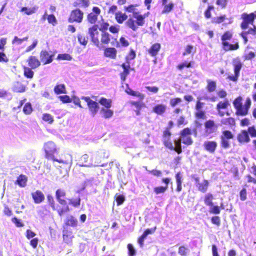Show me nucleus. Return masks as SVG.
Returning a JSON list of instances; mask_svg holds the SVG:
<instances>
[{
	"label": "nucleus",
	"instance_id": "obj_1",
	"mask_svg": "<svg viewBox=\"0 0 256 256\" xmlns=\"http://www.w3.org/2000/svg\"><path fill=\"white\" fill-rule=\"evenodd\" d=\"M44 150L46 153V158L54 162H57L65 165V168L70 170L72 164V156L68 154V158L66 160H58L54 158V154L57 152V148L55 144L52 142H48L44 145Z\"/></svg>",
	"mask_w": 256,
	"mask_h": 256
},
{
	"label": "nucleus",
	"instance_id": "obj_2",
	"mask_svg": "<svg viewBox=\"0 0 256 256\" xmlns=\"http://www.w3.org/2000/svg\"><path fill=\"white\" fill-rule=\"evenodd\" d=\"M133 18H129L126 22V24L132 30L136 32L138 30V26H142L145 24V19L148 16V15L144 14L142 15L139 14L138 12H134Z\"/></svg>",
	"mask_w": 256,
	"mask_h": 256
},
{
	"label": "nucleus",
	"instance_id": "obj_3",
	"mask_svg": "<svg viewBox=\"0 0 256 256\" xmlns=\"http://www.w3.org/2000/svg\"><path fill=\"white\" fill-rule=\"evenodd\" d=\"M250 104V100L248 99L246 100L245 105L243 106L242 104V98L241 97L237 98L234 102V105L236 109V114L242 116L246 115Z\"/></svg>",
	"mask_w": 256,
	"mask_h": 256
},
{
	"label": "nucleus",
	"instance_id": "obj_4",
	"mask_svg": "<svg viewBox=\"0 0 256 256\" xmlns=\"http://www.w3.org/2000/svg\"><path fill=\"white\" fill-rule=\"evenodd\" d=\"M98 26L97 25H94L88 30V34L92 38V41L94 44L98 48H101L102 44L99 41V36L100 32L98 30Z\"/></svg>",
	"mask_w": 256,
	"mask_h": 256
},
{
	"label": "nucleus",
	"instance_id": "obj_5",
	"mask_svg": "<svg viewBox=\"0 0 256 256\" xmlns=\"http://www.w3.org/2000/svg\"><path fill=\"white\" fill-rule=\"evenodd\" d=\"M81 99L87 102L91 115L94 117L99 110L98 104L92 100L89 97L82 96Z\"/></svg>",
	"mask_w": 256,
	"mask_h": 256
},
{
	"label": "nucleus",
	"instance_id": "obj_6",
	"mask_svg": "<svg viewBox=\"0 0 256 256\" xmlns=\"http://www.w3.org/2000/svg\"><path fill=\"white\" fill-rule=\"evenodd\" d=\"M204 126V136L206 137L210 136L212 134L216 133L218 129V126L212 120L206 121L205 122Z\"/></svg>",
	"mask_w": 256,
	"mask_h": 256
},
{
	"label": "nucleus",
	"instance_id": "obj_7",
	"mask_svg": "<svg viewBox=\"0 0 256 256\" xmlns=\"http://www.w3.org/2000/svg\"><path fill=\"white\" fill-rule=\"evenodd\" d=\"M192 134V132L189 128H185L184 130L180 136L181 141L186 145H191L193 144V140L190 136Z\"/></svg>",
	"mask_w": 256,
	"mask_h": 256
},
{
	"label": "nucleus",
	"instance_id": "obj_8",
	"mask_svg": "<svg viewBox=\"0 0 256 256\" xmlns=\"http://www.w3.org/2000/svg\"><path fill=\"white\" fill-rule=\"evenodd\" d=\"M84 13L79 9H76L72 12L70 18V22H76L78 23L82 22L83 20Z\"/></svg>",
	"mask_w": 256,
	"mask_h": 256
},
{
	"label": "nucleus",
	"instance_id": "obj_9",
	"mask_svg": "<svg viewBox=\"0 0 256 256\" xmlns=\"http://www.w3.org/2000/svg\"><path fill=\"white\" fill-rule=\"evenodd\" d=\"M53 55H50L46 50H43L40 54V60L44 64H50L53 61Z\"/></svg>",
	"mask_w": 256,
	"mask_h": 256
},
{
	"label": "nucleus",
	"instance_id": "obj_10",
	"mask_svg": "<svg viewBox=\"0 0 256 256\" xmlns=\"http://www.w3.org/2000/svg\"><path fill=\"white\" fill-rule=\"evenodd\" d=\"M253 28L244 30L241 34L242 36L244 39V42L246 44L248 42V38H252V37L254 36L256 34V26H253Z\"/></svg>",
	"mask_w": 256,
	"mask_h": 256
},
{
	"label": "nucleus",
	"instance_id": "obj_11",
	"mask_svg": "<svg viewBox=\"0 0 256 256\" xmlns=\"http://www.w3.org/2000/svg\"><path fill=\"white\" fill-rule=\"evenodd\" d=\"M100 10L98 7H94L92 12L88 16V20L92 24H94L98 20V16L100 14Z\"/></svg>",
	"mask_w": 256,
	"mask_h": 256
},
{
	"label": "nucleus",
	"instance_id": "obj_12",
	"mask_svg": "<svg viewBox=\"0 0 256 256\" xmlns=\"http://www.w3.org/2000/svg\"><path fill=\"white\" fill-rule=\"evenodd\" d=\"M204 146L206 151L214 154L217 148L218 144L214 141H206L204 142Z\"/></svg>",
	"mask_w": 256,
	"mask_h": 256
},
{
	"label": "nucleus",
	"instance_id": "obj_13",
	"mask_svg": "<svg viewBox=\"0 0 256 256\" xmlns=\"http://www.w3.org/2000/svg\"><path fill=\"white\" fill-rule=\"evenodd\" d=\"M122 67L124 69V72L120 75L122 81L124 82L126 81L128 76L130 74V70L133 69L131 68L130 64L128 62L127 64H123L122 65Z\"/></svg>",
	"mask_w": 256,
	"mask_h": 256
},
{
	"label": "nucleus",
	"instance_id": "obj_14",
	"mask_svg": "<svg viewBox=\"0 0 256 256\" xmlns=\"http://www.w3.org/2000/svg\"><path fill=\"white\" fill-rule=\"evenodd\" d=\"M28 62L29 66L32 69L36 68L40 66V62L34 56H30Z\"/></svg>",
	"mask_w": 256,
	"mask_h": 256
},
{
	"label": "nucleus",
	"instance_id": "obj_15",
	"mask_svg": "<svg viewBox=\"0 0 256 256\" xmlns=\"http://www.w3.org/2000/svg\"><path fill=\"white\" fill-rule=\"evenodd\" d=\"M89 156L88 154L83 155L79 160L78 164L80 166L90 167L93 166L92 162H88Z\"/></svg>",
	"mask_w": 256,
	"mask_h": 256
},
{
	"label": "nucleus",
	"instance_id": "obj_16",
	"mask_svg": "<svg viewBox=\"0 0 256 256\" xmlns=\"http://www.w3.org/2000/svg\"><path fill=\"white\" fill-rule=\"evenodd\" d=\"M32 196L36 204H40L44 200V194L40 190H37L36 192L32 193Z\"/></svg>",
	"mask_w": 256,
	"mask_h": 256
},
{
	"label": "nucleus",
	"instance_id": "obj_17",
	"mask_svg": "<svg viewBox=\"0 0 256 256\" xmlns=\"http://www.w3.org/2000/svg\"><path fill=\"white\" fill-rule=\"evenodd\" d=\"M74 236L70 231L64 230L63 232L64 240L68 244H70L72 242Z\"/></svg>",
	"mask_w": 256,
	"mask_h": 256
},
{
	"label": "nucleus",
	"instance_id": "obj_18",
	"mask_svg": "<svg viewBox=\"0 0 256 256\" xmlns=\"http://www.w3.org/2000/svg\"><path fill=\"white\" fill-rule=\"evenodd\" d=\"M128 16L121 12L116 13V19L118 23L122 24L128 19Z\"/></svg>",
	"mask_w": 256,
	"mask_h": 256
},
{
	"label": "nucleus",
	"instance_id": "obj_19",
	"mask_svg": "<svg viewBox=\"0 0 256 256\" xmlns=\"http://www.w3.org/2000/svg\"><path fill=\"white\" fill-rule=\"evenodd\" d=\"M233 66H234V73L236 76L240 75V71L242 68V64L238 59H234L233 60Z\"/></svg>",
	"mask_w": 256,
	"mask_h": 256
},
{
	"label": "nucleus",
	"instance_id": "obj_20",
	"mask_svg": "<svg viewBox=\"0 0 256 256\" xmlns=\"http://www.w3.org/2000/svg\"><path fill=\"white\" fill-rule=\"evenodd\" d=\"M160 48L161 46L160 44H155L149 50V53L152 56H155L158 54Z\"/></svg>",
	"mask_w": 256,
	"mask_h": 256
},
{
	"label": "nucleus",
	"instance_id": "obj_21",
	"mask_svg": "<svg viewBox=\"0 0 256 256\" xmlns=\"http://www.w3.org/2000/svg\"><path fill=\"white\" fill-rule=\"evenodd\" d=\"M54 92L56 94H67L66 86L64 84L56 85L54 88Z\"/></svg>",
	"mask_w": 256,
	"mask_h": 256
},
{
	"label": "nucleus",
	"instance_id": "obj_22",
	"mask_svg": "<svg viewBox=\"0 0 256 256\" xmlns=\"http://www.w3.org/2000/svg\"><path fill=\"white\" fill-rule=\"evenodd\" d=\"M116 53L117 51L114 48H108L105 50V56L113 59L116 58Z\"/></svg>",
	"mask_w": 256,
	"mask_h": 256
},
{
	"label": "nucleus",
	"instance_id": "obj_23",
	"mask_svg": "<svg viewBox=\"0 0 256 256\" xmlns=\"http://www.w3.org/2000/svg\"><path fill=\"white\" fill-rule=\"evenodd\" d=\"M176 178L177 184L176 190L180 192L182 190V176L180 172L178 173L176 176Z\"/></svg>",
	"mask_w": 256,
	"mask_h": 256
},
{
	"label": "nucleus",
	"instance_id": "obj_24",
	"mask_svg": "<svg viewBox=\"0 0 256 256\" xmlns=\"http://www.w3.org/2000/svg\"><path fill=\"white\" fill-rule=\"evenodd\" d=\"M208 186L209 182L208 180H204L202 182H200L197 188L200 192L205 193L208 190Z\"/></svg>",
	"mask_w": 256,
	"mask_h": 256
},
{
	"label": "nucleus",
	"instance_id": "obj_25",
	"mask_svg": "<svg viewBox=\"0 0 256 256\" xmlns=\"http://www.w3.org/2000/svg\"><path fill=\"white\" fill-rule=\"evenodd\" d=\"M222 44L224 48L226 51L230 50H236L238 49L239 47L238 44H236V45L230 44L226 41H222Z\"/></svg>",
	"mask_w": 256,
	"mask_h": 256
},
{
	"label": "nucleus",
	"instance_id": "obj_26",
	"mask_svg": "<svg viewBox=\"0 0 256 256\" xmlns=\"http://www.w3.org/2000/svg\"><path fill=\"white\" fill-rule=\"evenodd\" d=\"M166 106L163 104H158L156 106L153 110L154 112L158 114L161 115L165 112Z\"/></svg>",
	"mask_w": 256,
	"mask_h": 256
},
{
	"label": "nucleus",
	"instance_id": "obj_27",
	"mask_svg": "<svg viewBox=\"0 0 256 256\" xmlns=\"http://www.w3.org/2000/svg\"><path fill=\"white\" fill-rule=\"evenodd\" d=\"M238 140L239 142H248L250 140L249 136H248V134L246 131L242 132L241 134H240L238 135Z\"/></svg>",
	"mask_w": 256,
	"mask_h": 256
},
{
	"label": "nucleus",
	"instance_id": "obj_28",
	"mask_svg": "<svg viewBox=\"0 0 256 256\" xmlns=\"http://www.w3.org/2000/svg\"><path fill=\"white\" fill-rule=\"evenodd\" d=\"M13 90L16 92H25L26 88L20 82H17L14 86Z\"/></svg>",
	"mask_w": 256,
	"mask_h": 256
},
{
	"label": "nucleus",
	"instance_id": "obj_29",
	"mask_svg": "<svg viewBox=\"0 0 256 256\" xmlns=\"http://www.w3.org/2000/svg\"><path fill=\"white\" fill-rule=\"evenodd\" d=\"M78 220L72 216H68L66 220V225L75 227L78 225Z\"/></svg>",
	"mask_w": 256,
	"mask_h": 256
},
{
	"label": "nucleus",
	"instance_id": "obj_30",
	"mask_svg": "<svg viewBox=\"0 0 256 256\" xmlns=\"http://www.w3.org/2000/svg\"><path fill=\"white\" fill-rule=\"evenodd\" d=\"M208 86L207 90L210 92H214L216 88V82L212 81L210 80H207Z\"/></svg>",
	"mask_w": 256,
	"mask_h": 256
},
{
	"label": "nucleus",
	"instance_id": "obj_31",
	"mask_svg": "<svg viewBox=\"0 0 256 256\" xmlns=\"http://www.w3.org/2000/svg\"><path fill=\"white\" fill-rule=\"evenodd\" d=\"M130 103L132 106H134L136 108L134 111L136 112V115L140 116V110L144 106V104L140 102H131Z\"/></svg>",
	"mask_w": 256,
	"mask_h": 256
},
{
	"label": "nucleus",
	"instance_id": "obj_32",
	"mask_svg": "<svg viewBox=\"0 0 256 256\" xmlns=\"http://www.w3.org/2000/svg\"><path fill=\"white\" fill-rule=\"evenodd\" d=\"M101 113L103 114V116L106 118H110L114 115V112L110 108H102Z\"/></svg>",
	"mask_w": 256,
	"mask_h": 256
},
{
	"label": "nucleus",
	"instance_id": "obj_33",
	"mask_svg": "<svg viewBox=\"0 0 256 256\" xmlns=\"http://www.w3.org/2000/svg\"><path fill=\"white\" fill-rule=\"evenodd\" d=\"M230 106V104L228 100H226L224 102H220L216 106L217 110H225L228 108V106Z\"/></svg>",
	"mask_w": 256,
	"mask_h": 256
},
{
	"label": "nucleus",
	"instance_id": "obj_34",
	"mask_svg": "<svg viewBox=\"0 0 256 256\" xmlns=\"http://www.w3.org/2000/svg\"><path fill=\"white\" fill-rule=\"evenodd\" d=\"M102 39H101V42L102 44H109L110 40V35L107 33L105 32H102Z\"/></svg>",
	"mask_w": 256,
	"mask_h": 256
},
{
	"label": "nucleus",
	"instance_id": "obj_35",
	"mask_svg": "<svg viewBox=\"0 0 256 256\" xmlns=\"http://www.w3.org/2000/svg\"><path fill=\"white\" fill-rule=\"evenodd\" d=\"M213 200H214L213 195L210 193L207 194L206 195L205 198H204L205 204L208 206H213V205H214L213 202H212Z\"/></svg>",
	"mask_w": 256,
	"mask_h": 256
},
{
	"label": "nucleus",
	"instance_id": "obj_36",
	"mask_svg": "<svg viewBox=\"0 0 256 256\" xmlns=\"http://www.w3.org/2000/svg\"><path fill=\"white\" fill-rule=\"evenodd\" d=\"M221 123L226 126H232L235 124V120L232 118H224L222 120Z\"/></svg>",
	"mask_w": 256,
	"mask_h": 256
},
{
	"label": "nucleus",
	"instance_id": "obj_37",
	"mask_svg": "<svg viewBox=\"0 0 256 256\" xmlns=\"http://www.w3.org/2000/svg\"><path fill=\"white\" fill-rule=\"evenodd\" d=\"M100 103L104 106L105 108H110L112 107V100H110L102 98L100 100Z\"/></svg>",
	"mask_w": 256,
	"mask_h": 256
},
{
	"label": "nucleus",
	"instance_id": "obj_38",
	"mask_svg": "<svg viewBox=\"0 0 256 256\" xmlns=\"http://www.w3.org/2000/svg\"><path fill=\"white\" fill-rule=\"evenodd\" d=\"M244 20L248 22V24L253 25V22L255 18V13H252L250 14H246L243 17Z\"/></svg>",
	"mask_w": 256,
	"mask_h": 256
},
{
	"label": "nucleus",
	"instance_id": "obj_39",
	"mask_svg": "<svg viewBox=\"0 0 256 256\" xmlns=\"http://www.w3.org/2000/svg\"><path fill=\"white\" fill-rule=\"evenodd\" d=\"M27 178L25 176L20 175L18 178L17 182L21 187H24L26 186Z\"/></svg>",
	"mask_w": 256,
	"mask_h": 256
},
{
	"label": "nucleus",
	"instance_id": "obj_40",
	"mask_svg": "<svg viewBox=\"0 0 256 256\" xmlns=\"http://www.w3.org/2000/svg\"><path fill=\"white\" fill-rule=\"evenodd\" d=\"M32 68H30L24 67V76L28 78H32L34 75V72L32 70Z\"/></svg>",
	"mask_w": 256,
	"mask_h": 256
},
{
	"label": "nucleus",
	"instance_id": "obj_41",
	"mask_svg": "<svg viewBox=\"0 0 256 256\" xmlns=\"http://www.w3.org/2000/svg\"><path fill=\"white\" fill-rule=\"evenodd\" d=\"M182 142L181 141L180 138L178 140H174V144L176 146L174 147V151L176 152L178 154H180L182 152V145L181 143Z\"/></svg>",
	"mask_w": 256,
	"mask_h": 256
},
{
	"label": "nucleus",
	"instance_id": "obj_42",
	"mask_svg": "<svg viewBox=\"0 0 256 256\" xmlns=\"http://www.w3.org/2000/svg\"><path fill=\"white\" fill-rule=\"evenodd\" d=\"M70 204L76 208H78L80 205L81 200L80 197L76 198H71L69 200Z\"/></svg>",
	"mask_w": 256,
	"mask_h": 256
},
{
	"label": "nucleus",
	"instance_id": "obj_43",
	"mask_svg": "<svg viewBox=\"0 0 256 256\" xmlns=\"http://www.w3.org/2000/svg\"><path fill=\"white\" fill-rule=\"evenodd\" d=\"M168 186H158L154 188V192L156 194H164L168 189Z\"/></svg>",
	"mask_w": 256,
	"mask_h": 256
},
{
	"label": "nucleus",
	"instance_id": "obj_44",
	"mask_svg": "<svg viewBox=\"0 0 256 256\" xmlns=\"http://www.w3.org/2000/svg\"><path fill=\"white\" fill-rule=\"evenodd\" d=\"M23 112L26 114H30L32 112V108L30 103H26L23 109Z\"/></svg>",
	"mask_w": 256,
	"mask_h": 256
},
{
	"label": "nucleus",
	"instance_id": "obj_45",
	"mask_svg": "<svg viewBox=\"0 0 256 256\" xmlns=\"http://www.w3.org/2000/svg\"><path fill=\"white\" fill-rule=\"evenodd\" d=\"M174 5L170 3L169 4L164 5V9L162 12L163 14L170 12L174 8Z\"/></svg>",
	"mask_w": 256,
	"mask_h": 256
},
{
	"label": "nucleus",
	"instance_id": "obj_46",
	"mask_svg": "<svg viewBox=\"0 0 256 256\" xmlns=\"http://www.w3.org/2000/svg\"><path fill=\"white\" fill-rule=\"evenodd\" d=\"M126 92L128 94L132 96L138 97L140 98H142V96L140 93L139 92H134L130 88H128V90H126Z\"/></svg>",
	"mask_w": 256,
	"mask_h": 256
},
{
	"label": "nucleus",
	"instance_id": "obj_47",
	"mask_svg": "<svg viewBox=\"0 0 256 256\" xmlns=\"http://www.w3.org/2000/svg\"><path fill=\"white\" fill-rule=\"evenodd\" d=\"M42 119L44 121L52 124L54 122V118L52 115L48 114H45L43 115Z\"/></svg>",
	"mask_w": 256,
	"mask_h": 256
},
{
	"label": "nucleus",
	"instance_id": "obj_48",
	"mask_svg": "<svg viewBox=\"0 0 256 256\" xmlns=\"http://www.w3.org/2000/svg\"><path fill=\"white\" fill-rule=\"evenodd\" d=\"M190 250L188 248L184 246H180L179 248L178 253L182 256H186Z\"/></svg>",
	"mask_w": 256,
	"mask_h": 256
},
{
	"label": "nucleus",
	"instance_id": "obj_49",
	"mask_svg": "<svg viewBox=\"0 0 256 256\" xmlns=\"http://www.w3.org/2000/svg\"><path fill=\"white\" fill-rule=\"evenodd\" d=\"M181 102H182V100L180 98H172L170 100V104L174 108Z\"/></svg>",
	"mask_w": 256,
	"mask_h": 256
},
{
	"label": "nucleus",
	"instance_id": "obj_50",
	"mask_svg": "<svg viewBox=\"0 0 256 256\" xmlns=\"http://www.w3.org/2000/svg\"><path fill=\"white\" fill-rule=\"evenodd\" d=\"M78 40L80 43L83 46H86L88 42V39H86L84 36L82 34L78 35Z\"/></svg>",
	"mask_w": 256,
	"mask_h": 256
},
{
	"label": "nucleus",
	"instance_id": "obj_51",
	"mask_svg": "<svg viewBox=\"0 0 256 256\" xmlns=\"http://www.w3.org/2000/svg\"><path fill=\"white\" fill-rule=\"evenodd\" d=\"M66 196V192L63 190L59 189L56 192V198L57 200L61 199Z\"/></svg>",
	"mask_w": 256,
	"mask_h": 256
},
{
	"label": "nucleus",
	"instance_id": "obj_52",
	"mask_svg": "<svg viewBox=\"0 0 256 256\" xmlns=\"http://www.w3.org/2000/svg\"><path fill=\"white\" fill-rule=\"evenodd\" d=\"M58 60H71L72 57L68 54H60L58 56Z\"/></svg>",
	"mask_w": 256,
	"mask_h": 256
},
{
	"label": "nucleus",
	"instance_id": "obj_53",
	"mask_svg": "<svg viewBox=\"0 0 256 256\" xmlns=\"http://www.w3.org/2000/svg\"><path fill=\"white\" fill-rule=\"evenodd\" d=\"M146 170L150 174H152L154 176L158 177H160L162 176V172L160 170H148V168L146 166L145 167Z\"/></svg>",
	"mask_w": 256,
	"mask_h": 256
},
{
	"label": "nucleus",
	"instance_id": "obj_54",
	"mask_svg": "<svg viewBox=\"0 0 256 256\" xmlns=\"http://www.w3.org/2000/svg\"><path fill=\"white\" fill-rule=\"evenodd\" d=\"M164 146L168 148L170 150H174V146H173V144L171 142L170 140H168L166 139V140H164Z\"/></svg>",
	"mask_w": 256,
	"mask_h": 256
},
{
	"label": "nucleus",
	"instance_id": "obj_55",
	"mask_svg": "<svg viewBox=\"0 0 256 256\" xmlns=\"http://www.w3.org/2000/svg\"><path fill=\"white\" fill-rule=\"evenodd\" d=\"M164 146L168 148L170 150H174V146H173V144L171 142L170 140H168L166 139V140H164Z\"/></svg>",
	"mask_w": 256,
	"mask_h": 256
},
{
	"label": "nucleus",
	"instance_id": "obj_56",
	"mask_svg": "<svg viewBox=\"0 0 256 256\" xmlns=\"http://www.w3.org/2000/svg\"><path fill=\"white\" fill-rule=\"evenodd\" d=\"M22 12H25L28 15H31L36 12V9L34 8H23L22 9Z\"/></svg>",
	"mask_w": 256,
	"mask_h": 256
},
{
	"label": "nucleus",
	"instance_id": "obj_57",
	"mask_svg": "<svg viewBox=\"0 0 256 256\" xmlns=\"http://www.w3.org/2000/svg\"><path fill=\"white\" fill-rule=\"evenodd\" d=\"M210 212L212 214H218L220 212V208L218 206H210Z\"/></svg>",
	"mask_w": 256,
	"mask_h": 256
},
{
	"label": "nucleus",
	"instance_id": "obj_58",
	"mask_svg": "<svg viewBox=\"0 0 256 256\" xmlns=\"http://www.w3.org/2000/svg\"><path fill=\"white\" fill-rule=\"evenodd\" d=\"M192 67V62H185L178 66V68L180 70H182L184 68H190Z\"/></svg>",
	"mask_w": 256,
	"mask_h": 256
},
{
	"label": "nucleus",
	"instance_id": "obj_59",
	"mask_svg": "<svg viewBox=\"0 0 256 256\" xmlns=\"http://www.w3.org/2000/svg\"><path fill=\"white\" fill-rule=\"evenodd\" d=\"M222 146L224 148H228L230 147V143L228 139H226L225 137H221Z\"/></svg>",
	"mask_w": 256,
	"mask_h": 256
},
{
	"label": "nucleus",
	"instance_id": "obj_60",
	"mask_svg": "<svg viewBox=\"0 0 256 256\" xmlns=\"http://www.w3.org/2000/svg\"><path fill=\"white\" fill-rule=\"evenodd\" d=\"M94 180V178H91L90 179H88L86 180H85L83 184L82 189L84 190L86 186H92Z\"/></svg>",
	"mask_w": 256,
	"mask_h": 256
},
{
	"label": "nucleus",
	"instance_id": "obj_61",
	"mask_svg": "<svg viewBox=\"0 0 256 256\" xmlns=\"http://www.w3.org/2000/svg\"><path fill=\"white\" fill-rule=\"evenodd\" d=\"M59 99L62 101L64 103H69L72 102L71 98L68 96H60Z\"/></svg>",
	"mask_w": 256,
	"mask_h": 256
},
{
	"label": "nucleus",
	"instance_id": "obj_62",
	"mask_svg": "<svg viewBox=\"0 0 256 256\" xmlns=\"http://www.w3.org/2000/svg\"><path fill=\"white\" fill-rule=\"evenodd\" d=\"M48 22L52 24L53 26H55L56 24V18L53 14L48 16Z\"/></svg>",
	"mask_w": 256,
	"mask_h": 256
},
{
	"label": "nucleus",
	"instance_id": "obj_63",
	"mask_svg": "<svg viewBox=\"0 0 256 256\" xmlns=\"http://www.w3.org/2000/svg\"><path fill=\"white\" fill-rule=\"evenodd\" d=\"M128 250L129 255L130 256H134L136 255V252L133 246L131 244H129L128 246Z\"/></svg>",
	"mask_w": 256,
	"mask_h": 256
},
{
	"label": "nucleus",
	"instance_id": "obj_64",
	"mask_svg": "<svg viewBox=\"0 0 256 256\" xmlns=\"http://www.w3.org/2000/svg\"><path fill=\"white\" fill-rule=\"evenodd\" d=\"M232 34L230 32H228L223 35L222 40V41L228 40L232 38Z\"/></svg>",
	"mask_w": 256,
	"mask_h": 256
}]
</instances>
